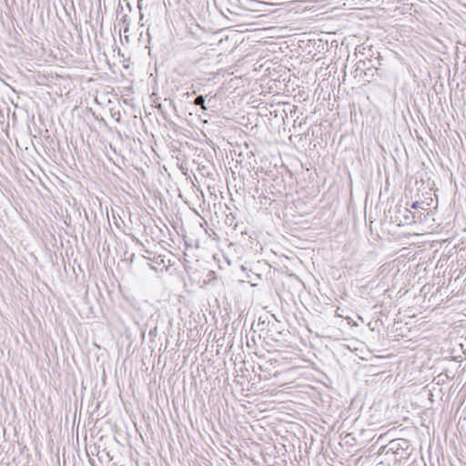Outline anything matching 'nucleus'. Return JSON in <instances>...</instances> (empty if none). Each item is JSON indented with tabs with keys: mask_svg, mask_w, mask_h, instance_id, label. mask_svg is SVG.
<instances>
[{
	"mask_svg": "<svg viewBox=\"0 0 466 466\" xmlns=\"http://www.w3.org/2000/svg\"><path fill=\"white\" fill-rule=\"evenodd\" d=\"M415 214L407 208H400L396 211L395 222L399 225H409L415 222Z\"/></svg>",
	"mask_w": 466,
	"mask_h": 466,
	"instance_id": "nucleus-1",
	"label": "nucleus"
},
{
	"mask_svg": "<svg viewBox=\"0 0 466 466\" xmlns=\"http://www.w3.org/2000/svg\"><path fill=\"white\" fill-rule=\"evenodd\" d=\"M196 106H199L203 110H207V106L205 105V96L200 95L198 96L194 101Z\"/></svg>",
	"mask_w": 466,
	"mask_h": 466,
	"instance_id": "nucleus-2",
	"label": "nucleus"
},
{
	"mask_svg": "<svg viewBox=\"0 0 466 466\" xmlns=\"http://www.w3.org/2000/svg\"><path fill=\"white\" fill-rule=\"evenodd\" d=\"M419 207V202H413L412 205H411V208H417Z\"/></svg>",
	"mask_w": 466,
	"mask_h": 466,
	"instance_id": "nucleus-3",
	"label": "nucleus"
},
{
	"mask_svg": "<svg viewBox=\"0 0 466 466\" xmlns=\"http://www.w3.org/2000/svg\"><path fill=\"white\" fill-rule=\"evenodd\" d=\"M149 334L150 335L155 334V331H149Z\"/></svg>",
	"mask_w": 466,
	"mask_h": 466,
	"instance_id": "nucleus-4",
	"label": "nucleus"
},
{
	"mask_svg": "<svg viewBox=\"0 0 466 466\" xmlns=\"http://www.w3.org/2000/svg\"><path fill=\"white\" fill-rule=\"evenodd\" d=\"M149 334L150 335L155 334V331H149Z\"/></svg>",
	"mask_w": 466,
	"mask_h": 466,
	"instance_id": "nucleus-5",
	"label": "nucleus"
}]
</instances>
